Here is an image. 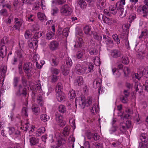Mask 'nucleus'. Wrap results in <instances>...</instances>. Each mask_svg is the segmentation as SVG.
<instances>
[{
  "mask_svg": "<svg viewBox=\"0 0 148 148\" xmlns=\"http://www.w3.org/2000/svg\"><path fill=\"white\" fill-rule=\"evenodd\" d=\"M123 71L125 76L127 75L130 71L129 69L127 67L124 68Z\"/></svg>",
  "mask_w": 148,
  "mask_h": 148,
  "instance_id": "57",
  "label": "nucleus"
},
{
  "mask_svg": "<svg viewBox=\"0 0 148 148\" xmlns=\"http://www.w3.org/2000/svg\"><path fill=\"white\" fill-rule=\"evenodd\" d=\"M29 142L32 145H34L38 143V139L35 137H32L29 139Z\"/></svg>",
  "mask_w": 148,
  "mask_h": 148,
  "instance_id": "26",
  "label": "nucleus"
},
{
  "mask_svg": "<svg viewBox=\"0 0 148 148\" xmlns=\"http://www.w3.org/2000/svg\"><path fill=\"white\" fill-rule=\"evenodd\" d=\"M139 25L140 26H143V27H147L148 26V24L145 22H144L143 21H140L139 23Z\"/></svg>",
  "mask_w": 148,
  "mask_h": 148,
  "instance_id": "52",
  "label": "nucleus"
},
{
  "mask_svg": "<svg viewBox=\"0 0 148 148\" xmlns=\"http://www.w3.org/2000/svg\"><path fill=\"white\" fill-rule=\"evenodd\" d=\"M122 62L125 64H128L129 60L128 57L126 56H124L122 58Z\"/></svg>",
  "mask_w": 148,
  "mask_h": 148,
  "instance_id": "38",
  "label": "nucleus"
},
{
  "mask_svg": "<svg viewBox=\"0 0 148 148\" xmlns=\"http://www.w3.org/2000/svg\"><path fill=\"white\" fill-rule=\"evenodd\" d=\"M37 16L39 19L41 21L43 20H47L45 14L39 12L37 13Z\"/></svg>",
  "mask_w": 148,
  "mask_h": 148,
  "instance_id": "27",
  "label": "nucleus"
},
{
  "mask_svg": "<svg viewBox=\"0 0 148 148\" xmlns=\"http://www.w3.org/2000/svg\"><path fill=\"white\" fill-rule=\"evenodd\" d=\"M110 12L113 14H115L117 13L116 7L115 6L110 5L109 8Z\"/></svg>",
  "mask_w": 148,
  "mask_h": 148,
  "instance_id": "34",
  "label": "nucleus"
},
{
  "mask_svg": "<svg viewBox=\"0 0 148 148\" xmlns=\"http://www.w3.org/2000/svg\"><path fill=\"white\" fill-rule=\"evenodd\" d=\"M14 20L15 24L13 26V27L15 29L19 31L21 27H24V25L23 23V20L20 18H15Z\"/></svg>",
  "mask_w": 148,
  "mask_h": 148,
  "instance_id": "7",
  "label": "nucleus"
},
{
  "mask_svg": "<svg viewBox=\"0 0 148 148\" xmlns=\"http://www.w3.org/2000/svg\"><path fill=\"white\" fill-rule=\"evenodd\" d=\"M32 64L31 63L26 62L24 64L23 66V69L26 73H28L30 72Z\"/></svg>",
  "mask_w": 148,
  "mask_h": 148,
  "instance_id": "16",
  "label": "nucleus"
},
{
  "mask_svg": "<svg viewBox=\"0 0 148 148\" xmlns=\"http://www.w3.org/2000/svg\"><path fill=\"white\" fill-rule=\"evenodd\" d=\"M38 41L36 40L32 42H31L29 43V46L31 48L34 47V45L36 46L37 44Z\"/></svg>",
  "mask_w": 148,
  "mask_h": 148,
  "instance_id": "53",
  "label": "nucleus"
},
{
  "mask_svg": "<svg viewBox=\"0 0 148 148\" xmlns=\"http://www.w3.org/2000/svg\"><path fill=\"white\" fill-rule=\"evenodd\" d=\"M123 9L122 8L119 12L120 16L121 18H123L125 17L126 14V11L124 12Z\"/></svg>",
  "mask_w": 148,
  "mask_h": 148,
  "instance_id": "51",
  "label": "nucleus"
},
{
  "mask_svg": "<svg viewBox=\"0 0 148 148\" xmlns=\"http://www.w3.org/2000/svg\"><path fill=\"white\" fill-rule=\"evenodd\" d=\"M61 68L63 75H67L69 73V70L70 69L68 68L67 67V68H65L64 66H62Z\"/></svg>",
  "mask_w": 148,
  "mask_h": 148,
  "instance_id": "37",
  "label": "nucleus"
},
{
  "mask_svg": "<svg viewBox=\"0 0 148 148\" xmlns=\"http://www.w3.org/2000/svg\"><path fill=\"white\" fill-rule=\"evenodd\" d=\"M40 118L41 120L44 122L48 121L49 119V117L48 116L44 114H41Z\"/></svg>",
  "mask_w": 148,
  "mask_h": 148,
  "instance_id": "35",
  "label": "nucleus"
},
{
  "mask_svg": "<svg viewBox=\"0 0 148 148\" xmlns=\"http://www.w3.org/2000/svg\"><path fill=\"white\" fill-rule=\"evenodd\" d=\"M141 142L140 143L138 148H148V138L145 134L142 133L140 136Z\"/></svg>",
  "mask_w": 148,
  "mask_h": 148,
  "instance_id": "2",
  "label": "nucleus"
},
{
  "mask_svg": "<svg viewBox=\"0 0 148 148\" xmlns=\"http://www.w3.org/2000/svg\"><path fill=\"white\" fill-rule=\"evenodd\" d=\"M99 110V108L97 105L94 104L91 110V112L95 114Z\"/></svg>",
  "mask_w": 148,
  "mask_h": 148,
  "instance_id": "28",
  "label": "nucleus"
},
{
  "mask_svg": "<svg viewBox=\"0 0 148 148\" xmlns=\"http://www.w3.org/2000/svg\"><path fill=\"white\" fill-rule=\"evenodd\" d=\"M91 27L90 26L87 25L84 28V31L85 34L88 36H91L92 34V32L91 30Z\"/></svg>",
  "mask_w": 148,
  "mask_h": 148,
  "instance_id": "15",
  "label": "nucleus"
},
{
  "mask_svg": "<svg viewBox=\"0 0 148 148\" xmlns=\"http://www.w3.org/2000/svg\"><path fill=\"white\" fill-rule=\"evenodd\" d=\"M75 141V138L72 136H71L69 138V143L72 144V148H74V143Z\"/></svg>",
  "mask_w": 148,
  "mask_h": 148,
  "instance_id": "42",
  "label": "nucleus"
},
{
  "mask_svg": "<svg viewBox=\"0 0 148 148\" xmlns=\"http://www.w3.org/2000/svg\"><path fill=\"white\" fill-rule=\"evenodd\" d=\"M19 78L18 77H15L14 79L13 84L14 87H16L17 85Z\"/></svg>",
  "mask_w": 148,
  "mask_h": 148,
  "instance_id": "54",
  "label": "nucleus"
},
{
  "mask_svg": "<svg viewBox=\"0 0 148 148\" xmlns=\"http://www.w3.org/2000/svg\"><path fill=\"white\" fill-rule=\"evenodd\" d=\"M138 72L141 73V76H144L146 78H148V70L147 68L140 67L138 69Z\"/></svg>",
  "mask_w": 148,
  "mask_h": 148,
  "instance_id": "12",
  "label": "nucleus"
},
{
  "mask_svg": "<svg viewBox=\"0 0 148 148\" xmlns=\"http://www.w3.org/2000/svg\"><path fill=\"white\" fill-rule=\"evenodd\" d=\"M16 94L17 95L22 94L25 95L26 94V89L25 88H23L21 85H19L18 90Z\"/></svg>",
  "mask_w": 148,
  "mask_h": 148,
  "instance_id": "18",
  "label": "nucleus"
},
{
  "mask_svg": "<svg viewBox=\"0 0 148 148\" xmlns=\"http://www.w3.org/2000/svg\"><path fill=\"white\" fill-rule=\"evenodd\" d=\"M51 72L52 74L58 75L59 73V70L56 68H52L51 69Z\"/></svg>",
  "mask_w": 148,
  "mask_h": 148,
  "instance_id": "55",
  "label": "nucleus"
},
{
  "mask_svg": "<svg viewBox=\"0 0 148 148\" xmlns=\"http://www.w3.org/2000/svg\"><path fill=\"white\" fill-rule=\"evenodd\" d=\"M93 62L94 63V64L96 66H99L101 63V62L100 61L99 58L97 57H94V59L93 60Z\"/></svg>",
  "mask_w": 148,
  "mask_h": 148,
  "instance_id": "32",
  "label": "nucleus"
},
{
  "mask_svg": "<svg viewBox=\"0 0 148 148\" xmlns=\"http://www.w3.org/2000/svg\"><path fill=\"white\" fill-rule=\"evenodd\" d=\"M98 50L95 48H92L89 50V53L91 55H96L98 54Z\"/></svg>",
  "mask_w": 148,
  "mask_h": 148,
  "instance_id": "36",
  "label": "nucleus"
},
{
  "mask_svg": "<svg viewBox=\"0 0 148 148\" xmlns=\"http://www.w3.org/2000/svg\"><path fill=\"white\" fill-rule=\"evenodd\" d=\"M58 111L62 113H64L66 111V107L62 105H60L58 107Z\"/></svg>",
  "mask_w": 148,
  "mask_h": 148,
  "instance_id": "33",
  "label": "nucleus"
},
{
  "mask_svg": "<svg viewBox=\"0 0 148 148\" xmlns=\"http://www.w3.org/2000/svg\"><path fill=\"white\" fill-rule=\"evenodd\" d=\"M69 32V28L66 27L64 29L62 32V35L65 37H67Z\"/></svg>",
  "mask_w": 148,
  "mask_h": 148,
  "instance_id": "40",
  "label": "nucleus"
},
{
  "mask_svg": "<svg viewBox=\"0 0 148 148\" xmlns=\"http://www.w3.org/2000/svg\"><path fill=\"white\" fill-rule=\"evenodd\" d=\"M63 86L62 83L60 82H58L56 85L55 91L56 93H61L62 92Z\"/></svg>",
  "mask_w": 148,
  "mask_h": 148,
  "instance_id": "22",
  "label": "nucleus"
},
{
  "mask_svg": "<svg viewBox=\"0 0 148 148\" xmlns=\"http://www.w3.org/2000/svg\"><path fill=\"white\" fill-rule=\"evenodd\" d=\"M51 82L52 83H55L57 81L58 79L57 77L54 75H52L51 76Z\"/></svg>",
  "mask_w": 148,
  "mask_h": 148,
  "instance_id": "49",
  "label": "nucleus"
},
{
  "mask_svg": "<svg viewBox=\"0 0 148 148\" xmlns=\"http://www.w3.org/2000/svg\"><path fill=\"white\" fill-rule=\"evenodd\" d=\"M101 83V80L99 78H96L93 82V86L94 88H99L98 90L99 94L103 93V92H102V90L101 91V88L100 87Z\"/></svg>",
  "mask_w": 148,
  "mask_h": 148,
  "instance_id": "9",
  "label": "nucleus"
},
{
  "mask_svg": "<svg viewBox=\"0 0 148 148\" xmlns=\"http://www.w3.org/2000/svg\"><path fill=\"white\" fill-rule=\"evenodd\" d=\"M93 37L95 39L99 41L101 40L102 38L101 36H99L97 33L94 34Z\"/></svg>",
  "mask_w": 148,
  "mask_h": 148,
  "instance_id": "61",
  "label": "nucleus"
},
{
  "mask_svg": "<svg viewBox=\"0 0 148 148\" xmlns=\"http://www.w3.org/2000/svg\"><path fill=\"white\" fill-rule=\"evenodd\" d=\"M54 35V33L52 32H49L46 34L47 38L50 40L53 38Z\"/></svg>",
  "mask_w": 148,
  "mask_h": 148,
  "instance_id": "41",
  "label": "nucleus"
},
{
  "mask_svg": "<svg viewBox=\"0 0 148 148\" xmlns=\"http://www.w3.org/2000/svg\"><path fill=\"white\" fill-rule=\"evenodd\" d=\"M66 0H57L56 3L58 5H62L66 2Z\"/></svg>",
  "mask_w": 148,
  "mask_h": 148,
  "instance_id": "63",
  "label": "nucleus"
},
{
  "mask_svg": "<svg viewBox=\"0 0 148 148\" xmlns=\"http://www.w3.org/2000/svg\"><path fill=\"white\" fill-rule=\"evenodd\" d=\"M13 19V16L12 15H10L8 18L5 20V22L7 23H11Z\"/></svg>",
  "mask_w": 148,
  "mask_h": 148,
  "instance_id": "50",
  "label": "nucleus"
},
{
  "mask_svg": "<svg viewBox=\"0 0 148 148\" xmlns=\"http://www.w3.org/2000/svg\"><path fill=\"white\" fill-rule=\"evenodd\" d=\"M142 10L143 12L145 15L148 14V6L144 5L142 7Z\"/></svg>",
  "mask_w": 148,
  "mask_h": 148,
  "instance_id": "47",
  "label": "nucleus"
},
{
  "mask_svg": "<svg viewBox=\"0 0 148 148\" xmlns=\"http://www.w3.org/2000/svg\"><path fill=\"white\" fill-rule=\"evenodd\" d=\"M83 83V79L81 76L78 77L74 80V85L77 86H80Z\"/></svg>",
  "mask_w": 148,
  "mask_h": 148,
  "instance_id": "19",
  "label": "nucleus"
},
{
  "mask_svg": "<svg viewBox=\"0 0 148 148\" xmlns=\"http://www.w3.org/2000/svg\"><path fill=\"white\" fill-rule=\"evenodd\" d=\"M37 101L39 105H42V97L41 96H38L37 99Z\"/></svg>",
  "mask_w": 148,
  "mask_h": 148,
  "instance_id": "59",
  "label": "nucleus"
},
{
  "mask_svg": "<svg viewBox=\"0 0 148 148\" xmlns=\"http://www.w3.org/2000/svg\"><path fill=\"white\" fill-rule=\"evenodd\" d=\"M56 120L57 124L63 126L65 125V121L63 120V117L62 115L60 113H57L56 115Z\"/></svg>",
  "mask_w": 148,
  "mask_h": 148,
  "instance_id": "8",
  "label": "nucleus"
},
{
  "mask_svg": "<svg viewBox=\"0 0 148 148\" xmlns=\"http://www.w3.org/2000/svg\"><path fill=\"white\" fill-rule=\"evenodd\" d=\"M32 36V34L31 32L27 30L26 31L25 34V37L26 39H29Z\"/></svg>",
  "mask_w": 148,
  "mask_h": 148,
  "instance_id": "45",
  "label": "nucleus"
},
{
  "mask_svg": "<svg viewBox=\"0 0 148 148\" xmlns=\"http://www.w3.org/2000/svg\"><path fill=\"white\" fill-rule=\"evenodd\" d=\"M0 13L1 15L4 16H6L8 15L7 10L5 9L1 10L0 11Z\"/></svg>",
  "mask_w": 148,
  "mask_h": 148,
  "instance_id": "58",
  "label": "nucleus"
},
{
  "mask_svg": "<svg viewBox=\"0 0 148 148\" xmlns=\"http://www.w3.org/2000/svg\"><path fill=\"white\" fill-rule=\"evenodd\" d=\"M103 41L107 44H112L113 43V41L111 38L108 36L105 35H103Z\"/></svg>",
  "mask_w": 148,
  "mask_h": 148,
  "instance_id": "25",
  "label": "nucleus"
},
{
  "mask_svg": "<svg viewBox=\"0 0 148 148\" xmlns=\"http://www.w3.org/2000/svg\"><path fill=\"white\" fill-rule=\"evenodd\" d=\"M64 63L68 68L70 69L73 64L71 59L69 57L66 58L65 60Z\"/></svg>",
  "mask_w": 148,
  "mask_h": 148,
  "instance_id": "23",
  "label": "nucleus"
},
{
  "mask_svg": "<svg viewBox=\"0 0 148 148\" xmlns=\"http://www.w3.org/2000/svg\"><path fill=\"white\" fill-rule=\"evenodd\" d=\"M72 11L71 7L67 4L62 6L60 9V12L62 14L66 16L71 15Z\"/></svg>",
  "mask_w": 148,
  "mask_h": 148,
  "instance_id": "4",
  "label": "nucleus"
},
{
  "mask_svg": "<svg viewBox=\"0 0 148 148\" xmlns=\"http://www.w3.org/2000/svg\"><path fill=\"white\" fill-rule=\"evenodd\" d=\"M56 98L60 102H62L65 100V95L63 92L56 93Z\"/></svg>",
  "mask_w": 148,
  "mask_h": 148,
  "instance_id": "14",
  "label": "nucleus"
},
{
  "mask_svg": "<svg viewBox=\"0 0 148 148\" xmlns=\"http://www.w3.org/2000/svg\"><path fill=\"white\" fill-rule=\"evenodd\" d=\"M123 65L121 64H119L118 66L117 69L116 68H113L112 69V71L114 75H115V73L117 72H119L118 70L121 69L123 68Z\"/></svg>",
  "mask_w": 148,
  "mask_h": 148,
  "instance_id": "43",
  "label": "nucleus"
},
{
  "mask_svg": "<svg viewBox=\"0 0 148 148\" xmlns=\"http://www.w3.org/2000/svg\"><path fill=\"white\" fill-rule=\"evenodd\" d=\"M92 102V98L91 97H88L86 99L84 95H81L78 98H76L75 101V105L77 106L78 104L83 108H84L85 105L89 106L91 105Z\"/></svg>",
  "mask_w": 148,
  "mask_h": 148,
  "instance_id": "1",
  "label": "nucleus"
},
{
  "mask_svg": "<svg viewBox=\"0 0 148 148\" xmlns=\"http://www.w3.org/2000/svg\"><path fill=\"white\" fill-rule=\"evenodd\" d=\"M9 129L8 133L10 135H12L15 137H17L20 136L21 132L17 129H15L13 127H9L8 128Z\"/></svg>",
  "mask_w": 148,
  "mask_h": 148,
  "instance_id": "10",
  "label": "nucleus"
},
{
  "mask_svg": "<svg viewBox=\"0 0 148 148\" xmlns=\"http://www.w3.org/2000/svg\"><path fill=\"white\" fill-rule=\"evenodd\" d=\"M59 45V42L53 40L51 42L49 45V48L52 51H55L58 49Z\"/></svg>",
  "mask_w": 148,
  "mask_h": 148,
  "instance_id": "13",
  "label": "nucleus"
},
{
  "mask_svg": "<svg viewBox=\"0 0 148 148\" xmlns=\"http://www.w3.org/2000/svg\"><path fill=\"white\" fill-rule=\"evenodd\" d=\"M45 131V128L44 127H41L36 132V135L37 136H40Z\"/></svg>",
  "mask_w": 148,
  "mask_h": 148,
  "instance_id": "30",
  "label": "nucleus"
},
{
  "mask_svg": "<svg viewBox=\"0 0 148 148\" xmlns=\"http://www.w3.org/2000/svg\"><path fill=\"white\" fill-rule=\"evenodd\" d=\"M76 73L79 75H82L84 73H87V68L83 64H78L75 67Z\"/></svg>",
  "mask_w": 148,
  "mask_h": 148,
  "instance_id": "5",
  "label": "nucleus"
},
{
  "mask_svg": "<svg viewBox=\"0 0 148 148\" xmlns=\"http://www.w3.org/2000/svg\"><path fill=\"white\" fill-rule=\"evenodd\" d=\"M76 95L75 91L73 90H69L68 93V97L70 99H74L75 96Z\"/></svg>",
  "mask_w": 148,
  "mask_h": 148,
  "instance_id": "31",
  "label": "nucleus"
},
{
  "mask_svg": "<svg viewBox=\"0 0 148 148\" xmlns=\"http://www.w3.org/2000/svg\"><path fill=\"white\" fill-rule=\"evenodd\" d=\"M23 42L22 41H20L19 43V47H17L15 51V56H17V57L19 58L23 57V55L24 53L22 49V48L23 47Z\"/></svg>",
  "mask_w": 148,
  "mask_h": 148,
  "instance_id": "6",
  "label": "nucleus"
},
{
  "mask_svg": "<svg viewBox=\"0 0 148 148\" xmlns=\"http://www.w3.org/2000/svg\"><path fill=\"white\" fill-rule=\"evenodd\" d=\"M98 18L101 20V18H102L104 23L108 25H111L112 23V19L108 18L102 14H99L98 16Z\"/></svg>",
  "mask_w": 148,
  "mask_h": 148,
  "instance_id": "11",
  "label": "nucleus"
},
{
  "mask_svg": "<svg viewBox=\"0 0 148 148\" xmlns=\"http://www.w3.org/2000/svg\"><path fill=\"white\" fill-rule=\"evenodd\" d=\"M69 130L67 127H66L64 129L63 134L64 136L68 135L69 134Z\"/></svg>",
  "mask_w": 148,
  "mask_h": 148,
  "instance_id": "60",
  "label": "nucleus"
},
{
  "mask_svg": "<svg viewBox=\"0 0 148 148\" xmlns=\"http://www.w3.org/2000/svg\"><path fill=\"white\" fill-rule=\"evenodd\" d=\"M50 63L52 66H57L59 63L58 58L56 56H53L50 60Z\"/></svg>",
  "mask_w": 148,
  "mask_h": 148,
  "instance_id": "21",
  "label": "nucleus"
},
{
  "mask_svg": "<svg viewBox=\"0 0 148 148\" xmlns=\"http://www.w3.org/2000/svg\"><path fill=\"white\" fill-rule=\"evenodd\" d=\"M94 69V67L93 66V65L92 63H90L89 64L88 67V70L87 71L88 72V73L90 72H91L92 71H93V69Z\"/></svg>",
  "mask_w": 148,
  "mask_h": 148,
  "instance_id": "48",
  "label": "nucleus"
},
{
  "mask_svg": "<svg viewBox=\"0 0 148 148\" xmlns=\"http://www.w3.org/2000/svg\"><path fill=\"white\" fill-rule=\"evenodd\" d=\"M18 68L19 73L21 74L23 73L22 65L21 63H20L18 65Z\"/></svg>",
  "mask_w": 148,
  "mask_h": 148,
  "instance_id": "64",
  "label": "nucleus"
},
{
  "mask_svg": "<svg viewBox=\"0 0 148 148\" xmlns=\"http://www.w3.org/2000/svg\"><path fill=\"white\" fill-rule=\"evenodd\" d=\"M32 109L34 114H38L39 112V108L36 104H34L32 106Z\"/></svg>",
  "mask_w": 148,
  "mask_h": 148,
  "instance_id": "29",
  "label": "nucleus"
},
{
  "mask_svg": "<svg viewBox=\"0 0 148 148\" xmlns=\"http://www.w3.org/2000/svg\"><path fill=\"white\" fill-rule=\"evenodd\" d=\"M91 136L95 140H97L99 139V136L97 134H93L91 135Z\"/></svg>",
  "mask_w": 148,
  "mask_h": 148,
  "instance_id": "56",
  "label": "nucleus"
},
{
  "mask_svg": "<svg viewBox=\"0 0 148 148\" xmlns=\"http://www.w3.org/2000/svg\"><path fill=\"white\" fill-rule=\"evenodd\" d=\"M78 4L80 7L82 8H85L86 6V4L84 0H79Z\"/></svg>",
  "mask_w": 148,
  "mask_h": 148,
  "instance_id": "39",
  "label": "nucleus"
},
{
  "mask_svg": "<svg viewBox=\"0 0 148 148\" xmlns=\"http://www.w3.org/2000/svg\"><path fill=\"white\" fill-rule=\"evenodd\" d=\"M83 41L81 38L77 37L76 39L75 44L74 45L75 47H80L82 46Z\"/></svg>",
  "mask_w": 148,
  "mask_h": 148,
  "instance_id": "20",
  "label": "nucleus"
},
{
  "mask_svg": "<svg viewBox=\"0 0 148 148\" xmlns=\"http://www.w3.org/2000/svg\"><path fill=\"white\" fill-rule=\"evenodd\" d=\"M148 32V31L147 29H146L145 32H142L140 35L139 37V38H143L144 37H146L147 35Z\"/></svg>",
  "mask_w": 148,
  "mask_h": 148,
  "instance_id": "46",
  "label": "nucleus"
},
{
  "mask_svg": "<svg viewBox=\"0 0 148 148\" xmlns=\"http://www.w3.org/2000/svg\"><path fill=\"white\" fill-rule=\"evenodd\" d=\"M110 53L111 56L115 58H117L120 57L121 55L120 51L116 49L112 50Z\"/></svg>",
  "mask_w": 148,
  "mask_h": 148,
  "instance_id": "17",
  "label": "nucleus"
},
{
  "mask_svg": "<svg viewBox=\"0 0 148 148\" xmlns=\"http://www.w3.org/2000/svg\"><path fill=\"white\" fill-rule=\"evenodd\" d=\"M77 56L78 59H80L82 60H84L85 59H86L84 51H79L77 53Z\"/></svg>",
  "mask_w": 148,
  "mask_h": 148,
  "instance_id": "24",
  "label": "nucleus"
},
{
  "mask_svg": "<svg viewBox=\"0 0 148 148\" xmlns=\"http://www.w3.org/2000/svg\"><path fill=\"white\" fill-rule=\"evenodd\" d=\"M8 40L6 37H4L3 39L1 40V44L0 45V56L2 58H4L6 55L7 51V48L4 44L7 42Z\"/></svg>",
  "mask_w": 148,
  "mask_h": 148,
  "instance_id": "3",
  "label": "nucleus"
},
{
  "mask_svg": "<svg viewBox=\"0 0 148 148\" xmlns=\"http://www.w3.org/2000/svg\"><path fill=\"white\" fill-rule=\"evenodd\" d=\"M40 3L39 2H37L34 5L33 9L34 10H36L39 8L40 5Z\"/></svg>",
  "mask_w": 148,
  "mask_h": 148,
  "instance_id": "62",
  "label": "nucleus"
},
{
  "mask_svg": "<svg viewBox=\"0 0 148 148\" xmlns=\"http://www.w3.org/2000/svg\"><path fill=\"white\" fill-rule=\"evenodd\" d=\"M28 109L26 107H24L23 108L22 111V114L23 116L27 117L28 116L27 112Z\"/></svg>",
  "mask_w": 148,
  "mask_h": 148,
  "instance_id": "44",
  "label": "nucleus"
}]
</instances>
